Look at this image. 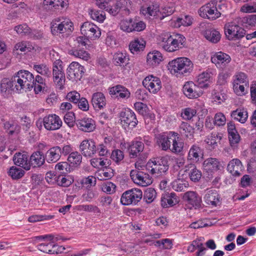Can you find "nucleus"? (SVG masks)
I'll use <instances>...</instances> for the list:
<instances>
[{
	"instance_id": "f257e3e1",
	"label": "nucleus",
	"mask_w": 256,
	"mask_h": 256,
	"mask_svg": "<svg viewBox=\"0 0 256 256\" xmlns=\"http://www.w3.org/2000/svg\"><path fill=\"white\" fill-rule=\"evenodd\" d=\"M170 72L178 78L187 76L193 70V64L188 58L180 57L170 61L168 64Z\"/></svg>"
},
{
	"instance_id": "f03ea898",
	"label": "nucleus",
	"mask_w": 256,
	"mask_h": 256,
	"mask_svg": "<svg viewBox=\"0 0 256 256\" xmlns=\"http://www.w3.org/2000/svg\"><path fill=\"white\" fill-rule=\"evenodd\" d=\"M35 238L39 241L44 242L36 246L38 250L44 252L49 254H58L64 250L62 246L54 244V241L57 240L58 238H54L52 234L37 236Z\"/></svg>"
},
{
	"instance_id": "7ed1b4c3",
	"label": "nucleus",
	"mask_w": 256,
	"mask_h": 256,
	"mask_svg": "<svg viewBox=\"0 0 256 256\" xmlns=\"http://www.w3.org/2000/svg\"><path fill=\"white\" fill-rule=\"evenodd\" d=\"M74 24L71 20L66 17L57 18L50 23V30L54 36H68L74 30Z\"/></svg>"
},
{
	"instance_id": "20e7f679",
	"label": "nucleus",
	"mask_w": 256,
	"mask_h": 256,
	"mask_svg": "<svg viewBox=\"0 0 256 256\" xmlns=\"http://www.w3.org/2000/svg\"><path fill=\"white\" fill-rule=\"evenodd\" d=\"M185 41V38L180 34L172 36L170 34L165 33L161 36V42H163L162 48L168 52H173L182 48Z\"/></svg>"
},
{
	"instance_id": "39448f33",
	"label": "nucleus",
	"mask_w": 256,
	"mask_h": 256,
	"mask_svg": "<svg viewBox=\"0 0 256 256\" xmlns=\"http://www.w3.org/2000/svg\"><path fill=\"white\" fill-rule=\"evenodd\" d=\"M225 8L224 4L217 6V1L213 0L201 6L198 10V14L204 18L214 20L220 16L222 14L220 10Z\"/></svg>"
},
{
	"instance_id": "423d86ee",
	"label": "nucleus",
	"mask_w": 256,
	"mask_h": 256,
	"mask_svg": "<svg viewBox=\"0 0 256 256\" xmlns=\"http://www.w3.org/2000/svg\"><path fill=\"white\" fill-rule=\"evenodd\" d=\"M142 192L139 188H132L124 192L120 198V202L124 206L136 205L142 199Z\"/></svg>"
},
{
	"instance_id": "0eeeda50",
	"label": "nucleus",
	"mask_w": 256,
	"mask_h": 256,
	"mask_svg": "<svg viewBox=\"0 0 256 256\" xmlns=\"http://www.w3.org/2000/svg\"><path fill=\"white\" fill-rule=\"evenodd\" d=\"M62 64V62L59 60H55L53 63V80L56 88L59 90L64 89L66 80Z\"/></svg>"
},
{
	"instance_id": "6e6552de",
	"label": "nucleus",
	"mask_w": 256,
	"mask_h": 256,
	"mask_svg": "<svg viewBox=\"0 0 256 256\" xmlns=\"http://www.w3.org/2000/svg\"><path fill=\"white\" fill-rule=\"evenodd\" d=\"M120 123L124 128H133L138 123L135 113L130 108H126L120 114Z\"/></svg>"
},
{
	"instance_id": "1a4fd4ad",
	"label": "nucleus",
	"mask_w": 256,
	"mask_h": 256,
	"mask_svg": "<svg viewBox=\"0 0 256 256\" xmlns=\"http://www.w3.org/2000/svg\"><path fill=\"white\" fill-rule=\"evenodd\" d=\"M224 33L229 40L239 39L246 34L245 30L234 22H228L224 26Z\"/></svg>"
},
{
	"instance_id": "9d476101",
	"label": "nucleus",
	"mask_w": 256,
	"mask_h": 256,
	"mask_svg": "<svg viewBox=\"0 0 256 256\" xmlns=\"http://www.w3.org/2000/svg\"><path fill=\"white\" fill-rule=\"evenodd\" d=\"M80 32L85 37L90 40H96L101 36L100 28L95 24L86 22L80 27Z\"/></svg>"
},
{
	"instance_id": "9b49d317",
	"label": "nucleus",
	"mask_w": 256,
	"mask_h": 256,
	"mask_svg": "<svg viewBox=\"0 0 256 256\" xmlns=\"http://www.w3.org/2000/svg\"><path fill=\"white\" fill-rule=\"evenodd\" d=\"M130 176L135 184L141 186H146L152 182V178L148 174L138 170H132Z\"/></svg>"
},
{
	"instance_id": "f8f14e48",
	"label": "nucleus",
	"mask_w": 256,
	"mask_h": 256,
	"mask_svg": "<svg viewBox=\"0 0 256 256\" xmlns=\"http://www.w3.org/2000/svg\"><path fill=\"white\" fill-rule=\"evenodd\" d=\"M67 70L68 78L72 82H78L81 80L84 68L78 62H73L69 65Z\"/></svg>"
},
{
	"instance_id": "ddd939ff",
	"label": "nucleus",
	"mask_w": 256,
	"mask_h": 256,
	"mask_svg": "<svg viewBox=\"0 0 256 256\" xmlns=\"http://www.w3.org/2000/svg\"><path fill=\"white\" fill-rule=\"evenodd\" d=\"M44 128L49 131L56 130L60 128L62 122L56 114H49L44 118Z\"/></svg>"
},
{
	"instance_id": "4468645a",
	"label": "nucleus",
	"mask_w": 256,
	"mask_h": 256,
	"mask_svg": "<svg viewBox=\"0 0 256 256\" xmlns=\"http://www.w3.org/2000/svg\"><path fill=\"white\" fill-rule=\"evenodd\" d=\"M211 61L217 68L224 69L230 62L231 58L228 54L219 52H216L212 56Z\"/></svg>"
},
{
	"instance_id": "2eb2a0df",
	"label": "nucleus",
	"mask_w": 256,
	"mask_h": 256,
	"mask_svg": "<svg viewBox=\"0 0 256 256\" xmlns=\"http://www.w3.org/2000/svg\"><path fill=\"white\" fill-rule=\"evenodd\" d=\"M170 188H168L164 190V193L162 194L161 198V206L164 208H168L172 206L179 202L178 197L174 192H170Z\"/></svg>"
},
{
	"instance_id": "dca6fc26",
	"label": "nucleus",
	"mask_w": 256,
	"mask_h": 256,
	"mask_svg": "<svg viewBox=\"0 0 256 256\" xmlns=\"http://www.w3.org/2000/svg\"><path fill=\"white\" fill-rule=\"evenodd\" d=\"M80 150L84 156L90 157L96 152V144L92 140H85L80 145Z\"/></svg>"
},
{
	"instance_id": "f3484780",
	"label": "nucleus",
	"mask_w": 256,
	"mask_h": 256,
	"mask_svg": "<svg viewBox=\"0 0 256 256\" xmlns=\"http://www.w3.org/2000/svg\"><path fill=\"white\" fill-rule=\"evenodd\" d=\"M78 128L81 130L85 132H91L96 128L94 120L89 118H84L76 121Z\"/></svg>"
},
{
	"instance_id": "a211bd4d",
	"label": "nucleus",
	"mask_w": 256,
	"mask_h": 256,
	"mask_svg": "<svg viewBox=\"0 0 256 256\" xmlns=\"http://www.w3.org/2000/svg\"><path fill=\"white\" fill-rule=\"evenodd\" d=\"M13 160L16 165L26 170L30 169L31 164L28 161V156L26 153L18 152L15 154Z\"/></svg>"
},
{
	"instance_id": "6ab92c4d",
	"label": "nucleus",
	"mask_w": 256,
	"mask_h": 256,
	"mask_svg": "<svg viewBox=\"0 0 256 256\" xmlns=\"http://www.w3.org/2000/svg\"><path fill=\"white\" fill-rule=\"evenodd\" d=\"M143 86L150 92L156 94L160 90V81L152 76H146L142 81Z\"/></svg>"
},
{
	"instance_id": "aec40b11",
	"label": "nucleus",
	"mask_w": 256,
	"mask_h": 256,
	"mask_svg": "<svg viewBox=\"0 0 256 256\" xmlns=\"http://www.w3.org/2000/svg\"><path fill=\"white\" fill-rule=\"evenodd\" d=\"M91 103L94 108L96 110L103 108L106 104V100L104 95L101 92H96L92 94Z\"/></svg>"
},
{
	"instance_id": "412c9836",
	"label": "nucleus",
	"mask_w": 256,
	"mask_h": 256,
	"mask_svg": "<svg viewBox=\"0 0 256 256\" xmlns=\"http://www.w3.org/2000/svg\"><path fill=\"white\" fill-rule=\"evenodd\" d=\"M227 170L232 176H239L243 170V166L239 159L234 158L229 162Z\"/></svg>"
},
{
	"instance_id": "4be33fe9",
	"label": "nucleus",
	"mask_w": 256,
	"mask_h": 256,
	"mask_svg": "<svg viewBox=\"0 0 256 256\" xmlns=\"http://www.w3.org/2000/svg\"><path fill=\"white\" fill-rule=\"evenodd\" d=\"M198 88V86L192 82H187L184 84L182 90L185 96L189 98H195L200 96L196 90Z\"/></svg>"
},
{
	"instance_id": "5701e85b",
	"label": "nucleus",
	"mask_w": 256,
	"mask_h": 256,
	"mask_svg": "<svg viewBox=\"0 0 256 256\" xmlns=\"http://www.w3.org/2000/svg\"><path fill=\"white\" fill-rule=\"evenodd\" d=\"M144 146V143L138 140V138L132 140L128 148L130 157L132 158L137 157L143 151Z\"/></svg>"
},
{
	"instance_id": "b1692460",
	"label": "nucleus",
	"mask_w": 256,
	"mask_h": 256,
	"mask_svg": "<svg viewBox=\"0 0 256 256\" xmlns=\"http://www.w3.org/2000/svg\"><path fill=\"white\" fill-rule=\"evenodd\" d=\"M110 94L118 98H128L130 94L128 89L122 85H116L110 88Z\"/></svg>"
},
{
	"instance_id": "393cba45",
	"label": "nucleus",
	"mask_w": 256,
	"mask_h": 256,
	"mask_svg": "<svg viewBox=\"0 0 256 256\" xmlns=\"http://www.w3.org/2000/svg\"><path fill=\"white\" fill-rule=\"evenodd\" d=\"M62 154V148L58 146H54L48 150L46 154V160L48 163L56 162Z\"/></svg>"
},
{
	"instance_id": "a878e982",
	"label": "nucleus",
	"mask_w": 256,
	"mask_h": 256,
	"mask_svg": "<svg viewBox=\"0 0 256 256\" xmlns=\"http://www.w3.org/2000/svg\"><path fill=\"white\" fill-rule=\"evenodd\" d=\"M204 170L208 172L218 171L220 169V164L217 158H210L206 159L203 164Z\"/></svg>"
},
{
	"instance_id": "bb28decb",
	"label": "nucleus",
	"mask_w": 256,
	"mask_h": 256,
	"mask_svg": "<svg viewBox=\"0 0 256 256\" xmlns=\"http://www.w3.org/2000/svg\"><path fill=\"white\" fill-rule=\"evenodd\" d=\"M46 157L42 152L39 150L34 152L30 158L31 166L33 167H40L42 166L45 162Z\"/></svg>"
},
{
	"instance_id": "cd10ccee",
	"label": "nucleus",
	"mask_w": 256,
	"mask_h": 256,
	"mask_svg": "<svg viewBox=\"0 0 256 256\" xmlns=\"http://www.w3.org/2000/svg\"><path fill=\"white\" fill-rule=\"evenodd\" d=\"M184 198L188 204L192 206L200 207V206L201 198L194 192L189 191L186 192Z\"/></svg>"
},
{
	"instance_id": "c85d7f7f",
	"label": "nucleus",
	"mask_w": 256,
	"mask_h": 256,
	"mask_svg": "<svg viewBox=\"0 0 256 256\" xmlns=\"http://www.w3.org/2000/svg\"><path fill=\"white\" fill-rule=\"evenodd\" d=\"M146 44V41L143 38H136L130 42V50L133 54H138L144 50Z\"/></svg>"
},
{
	"instance_id": "c756f323",
	"label": "nucleus",
	"mask_w": 256,
	"mask_h": 256,
	"mask_svg": "<svg viewBox=\"0 0 256 256\" xmlns=\"http://www.w3.org/2000/svg\"><path fill=\"white\" fill-rule=\"evenodd\" d=\"M128 54L126 52H118L114 54L113 56V62L115 66H124L128 63Z\"/></svg>"
},
{
	"instance_id": "7c9ffc66",
	"label": "nucleus",
	"mask_w": 256,
	"mask_h": 256,
	"mask_svg": "<svg viewBox=\"0 0 256 256\" xmlns=\"http://www.w3.org/2000/svg\"><path fill=\"white\" fill-rule=\"evenodd\" d=\"M178 135L177 132H163L161 134V148L162 150H170L172 140L174 136Z\"/></svg>"
},
{
	"instance_id": "2f4dec72",
	"label": "nucleus",
	"mask_w": 256,
	"mask_h": 256,
	"mask_svg": "<svg viewBox=\"0 0 256 256\" xmlns=\"http://www.w3.org/2000/svg\"><path fill=\"white\" fill-rule=\"evenodd\" d=\"M220 196L216 190H208L204 197L205 202L208 205L216 206L220 202Z\"/></svg>"
},
{
	"instance_id": "473e14b6",
	"label": "nucleus",
	"mask_w": 256,
	"mask_h": 256,
	"mask_svg": "<svg viewBox=\"0 0 256 256\" xmlns=\"http://www.w3.org/2000/svg\"><path fill=\"white\" fill-rule=\"evenodd\" d=\"M203 156L202 150L198 145L194 144L190 147L189 150L188 158L190 160L198 162Z\"/></svg>"
},
{
	"instance_id": "72a5a7b5",
	"label": "nucleus",
	"mask_w": 256,
	"mask_h": 256,
	"mask_svg": "<svg viewBox=\"0 0 256 256\" xmlns=\"http://www.w3.org/2000/svg\"><path fill=\"white\" fill-rule=\"evenodd\" d=\"M12 78L14 83V88L18 92H21L22 90L26 91L32 90L27 83L24 82V80L19 77L16 73Z\"/></svg>"
},
{
	"instance_id": "f704fd0d",
	"label": "nucleus",
	"mask_w": 256,
	"mask_h": 256,
	"mask_svg": "<svg viewBox=\"0 0 256 256\" xmlns=\"http://www.w3.org/2000/svg\"><path fill=\"white\" fill-rule=\"evenodd\" d=\"M204 34L208 40L213 44L218 43L221 38L220 32L213 28L206 30Z\"/></svg>"
},
{
	"instance_id": "c9c22d12",
	"label": "nucleus",
	"mask_w": 256,
	"mask_h": 256,
	"mask_svg": "<svg viewBox=\"0 0 256 256\" xmlns=\"http://www.w3.org/2000/svg\"><path fill=\"white\" fill-rule=\"evenodd\" d=\"M113 171V170L110 166H108L106 168L98 170L95 175L100 180H109L114 176Z\"/></svg>"
},
{
	"instance_id": "e433bc0d",
	"label": "nucleus",
	"mask_w": 256,
	"mask_h": 256,
	"mask_svg": "<svg viewBox=\"0 0 256 256\" xmlns=\"http://www.w3.org/2000/svg\"><path fill=\"white\" fill-rule=\"evenodd\" d=\"M146 168L152 174H158L160 171V162L158 158H154L149 160L146 165Z\"/></svg>"
},
{
	"instance_id": "4c0bfd02",
	"label": "nucleus",
	"mask_w": 256,
	"mask_h": 256,
	"mask_svg": "<svg viewBox=\"0 0 256 256\" xmlns=\"http://www.w3.org/2000/svg\"><path fill=\"white\" fill-rule=\"evenodd\" d=\"M16 74L24 80V82L27 83L32 89V88L34 78L31 72L26 70H20L16 72Z\"/></svg>"
},
{
	"instance_id": "58836bf2",
	"label": "nucleus",
	"mask_w": 256,
	"mask_h": 256,
	"mask_svg": "<svg viewBox=\"0 0 256 256\" xmlns=\"http://www.w3.org/2000/svg\"><path fill=\"white\" fill-rule=\"evenodd\" d=\"M90 164L92 166L99 170L110 166V160L104 158H96L91 160Z\"/></svg>"
},
{
	"instance_id": "ea45409f",
	"label": "nucleus",
	"mask_w": 256,
	"mask_h": 256,
	"mask_svg": "<svg viewBox=\"0 0 256 256\" xmlns=\"http://www.w3.org/2000/svg\"><path fill=\"white\" fill-rule=\"evenodd\" d=\"M231 116L241 123H244L248 118V112L244 109H236L232 112Z\"/></svg>"
},
{
	"instance_id": "a19ab883",
	"label": "nucleus",
	"mask_w": 256,
	"mask_h": 256,
	"mask_svg": "<svg viewBox=\"0 0 256 256\" xmlns=\"http://www.w3.org/2000/svg\"><path fill=\"white\" fill-rule=\"evenodd\" d=\"M211 74L208 72H204L200 74L197 78V83L200 87L207 88L210 82Z\"/></svg>"
},
{
	"instance_id": "79ce46f5",
	"label": "nucleus",
	"mask_w": 256,
	"mask_h": 256,
	"mask_svg": "<svg viewBox=\"0 0 256 256\" xmlns=\"http://www.w3.org/2000/svg\"><path fill=\"white\" fill-rule=\"evenodd\" d=\"M68 160L71 166H78L82 162V156L78 152H73L69 154Z\"/></svg>"
},
{
	"instance_id": "37998d69",
	"label": "nucleus",
	"mask_w": 256,
	"mask_h": 256,
	"mask_svg": "<svg viewBox=\"0 0 256 256\" xmlns=\"http://www.w3.org/2000/svg\"><path fill=\"white\" fill-rule=\"evenodd\" d=\"M44 4L48 6L50 8H54V10L64 8L68 5V1L66 0H44Z\"/></svg>"
},
{
	"instance_id": "c03bdc74",
	"label": "nucleus",
	"mask_w": 256,
	"mask_h": 256,
	"mask_svg": "<svg viewBox=\"0 0 256 256\" xmlns=\"http://www.w3.org/2000/svg\"><path fill=\"white\" fill-rule=\"evenodd\" d=\"M34 50V46L29 42L22 41L16 44L14 50H20V52H30Z\"/></svg>"
},
{
	"instance_id": "a18cd8bd",
	"label": "nucleus",
	"mask_w": 256,
	"mask_h": 256,
	"mask_svg": "<svg viewBox=\"0 0 256 256\" xmlns=\"http://www.w3.org/2000/svg\"><path fill=\"white\" fill-rule=\"evenodd\" d=\"M33 68L38 73L47 78L51 76V71L45 64H34Z\"/></svg>"
},
{
	"instance_id": "49530a36",
	"label": "nucleus",
	"mask_w": 256,
	"mask_h": 256,
	"mask_svg": "<svg viewBox=\"0 0 256 256\" xmlns=\"http://www.w3.org/2000/svg\"><path fill=\"white\" fill-rule=\"evenodd\" d=\"M172 142V148H170V151L176 154L180 153L183 150L184 144L180 141L178 135L177 136H174Z\"/></svg>"
},
{
	"instance_id": "de8ad7c7",
	"label": "nucleus",
	"mask_w": 256,
	"mask_h": 256,
	"mask_svg": "<svg viewBox=\"0 0 256 256\" xmlns=\"http://www.w3.org/2000/svg\"><path fill=\"white\" fill-rule=\"evenodd\" d=\"M187 170L190 171L188 173L189 176L192 182H197L200 180L202 177V172L194 165L190 164L188 170H186V171Z\"/></svg>"
},
{
	"instance_id": "09e8293b",
	"label": "nucleus",
	"mask_w": 256,
	"mask_h": 256,
	"mask_svg": "<svg viewBox=\"0 0 256 256\" xmlns=\"http://www.w3.org/2000/svg\"><path fill=\"white\" fill-rule=\"evenodd\" d=\"M25 172L22 169L16 166L10 167L8 171V175L13 180H18L22 178Z\"/></svg>"
},
{
	"instance_id": "8fccbe9b",
	"label": "nucleus",
	"mask_w": 256,
	"mask_h": 256,
	"mask_svg": "<svg viewBox=\"0 0 256 256\" xmlns=\"http://www.w3.org/2000/svg\"><path fill=\"white\" fill-rule=\"evenodd\" d=\"M160 52L154 50L149 52L147 55V62L152 66H157L160 62Z\"/></svg>"
},
{
	"instance_id": "3c124183",
	"label": "nucleus",
	"mask_w": 256,
	"mask_h": 256,
	"mask_svg": "<svg viewBox=\"0 0 256 256\" xmlns=\"http://www.w3.org/2000/svg\"><path fill=\"white\" fill-rule=\"evenodd\" d=\"M12 89L14 90V83L13 82L12 78L10 79L4 78L1 82L0 85V90L2 93L5 94L8 90Z\"/></svg>"
},
{
	"instance_id": "603ef678",
	"label": "nucleus",
	"mask_w": 256,
	"mask_h": 256,
	"mask_svg": "<svg viewBox=\"0 0 256 256\" xmlns=\"http://www.w3.org/2000/svg\"><path fill=\"white\" fill-rule=\"evenodd\" d=\"M91 18L98 22L102 23L106 19L105 12L102 10H91L89 12Z\"/></svg>"
},
{
	"instance_id": "864d4df0",
	"label": "nucleus",
	"mask_w": 256,
	"mask_h": 256,
	"mask_svg": "<svg viewBox=\"0 0 256 256\" xmlns=\"http://www.w3.org/2000/svg\"><path fill=\"white\" fill-rule=\"evenodd\" d=\"M180 132L186 136H192L194 133V128L186 122H182L179 126Z\"/></svg>"
},
{
	"instance_id": "5fc2aeb1",
	"label": "nucleus",
	"mask_w": 256,
	"mask_h": 256,
	"mask_svg": "<svg viewBox=\"0 0 256 256\" xmlns=\"http://www.w3.org/2000/svg\"><path fill=\"white\" fill-rule=\"evenodd\" d=\"M222 136L221 134L216 132H212L210 136L207 138L206 142L208 145L212 146V148H214L217 146L218 142H220L222 140Z\"/></svg>"
},
{
	"instance_id": "6e6d98bb",
	"label": "nucleus",
	"mask_w": 256,
	"mask_h": 256,
	"mask_svg": "<svg viewBox=\"0 0 256 256\" xmlns=\"http://www.w3.org/2000/svg\"><path fill=\"white\" fill-rule=\"evenodd\" d=\"M77 210L86 212H92L98 214L101 213V210L97 206L92 204H82L77 206Z\"/></svg>"
},
{
	"instance_id": "4d7b16f0",
	"label": "nucleus",
	"mask_w": 256,
	"mask_h": 256,
	"mask_svg": "<svg viewBox=\"0 0 256 256\" xmlns=\"http://www.w3.org/2000/svg\"><path fill=\"white\" fill-rule=\"evenodd\" d=\"M193 18L190 16H184V18H178L176 22V26L180 27L181 26H188L192 23Z\"/></svg>"
},
{
	"instance_id": "13d9d810",
	"label": "nucleus",
	"mask_w": 256,
	"mask_h": 256,
	"mask_svg": "<svg viewBox=\"0 0 256 256\" xmlns=\"http://www.w3.org/2000/svg\"><path fill=\"white\" fill-rule=\"evenodd\" d=\"M188 186V182L182 179H178L172 182L173 188L178 192L184 191Z\"/></svg>"
},
{
	"instance_id": "bf43d9fd",
	"label": "nucleus",
	"mask_w": 256,
	"mask_h": 256,
	"mask_svg": "<svg viewBox=\"0 0 256 256\" xmlns=\"http://www.w3.org/2000/svg\"><path fill=\"white\" fill-rule=\"evenodd\" d=\"M156 193L153 188H147L144 193V198L147 203H151L156 198Z\"/></svg>"
},
{
	"instance_id": "052dcab7",
	"label": "nucleus",
	"mask_w": 256,
	"mask_h": 256,
	"mask_svg": "<svg viewBox=\"0 0 256 256\" xmlns=\"http://www.w3.org/2000/svg\"><path fill=\"white\" fill-rule=\"evenodd\" d=\"M110 158L117 164H120L124 158V152L120 150H112Z\"/></svg>"
},
{
	"instance_id": "680f3d73",
	"label": "nucleus",
	"mask_w": 256,
	"mask_h": 256,
	"mask_svg": "<svg viewBox=\"0 0 256 256\" xmlns=\"http://www.w3.org/2000/svg\"><path fill=\"white\" fill-rule=\"evenodd\" d=\"M71 54L76 57L78 58L86 61L88 60L90 58V54L89 53L84 50H72Z\"/></svg>"
},
{
	"instance_id": "e2e57ef3",
	"label": "nucleus",
	"mask_w": 256,
	"mask_h": 256,
	"mask_svg": "<svg viewBox=\"0 0 256 256\" xmlns=\"http://www.w3.org/2000/svg\"><path fill=\"white\" fill-rule=\"evenodd\" d=\"M30 28L26 24H22L18 25L14 28V30L21 36H29L30 32Z\"/></svg>"
},
{
	"instance_id": "0e129e2a",
	"label": "nucleus",
	"mask_w": 256,
	"mask_h": 256,
	"mask_svg": "<svg viewBox=\"0 0 256 256\" xmlns=\"http://www.w3.org/2000/svg\"><path fill=\"white\" fill-rule=\"evenodd\" d=\"M236 78L234 81L233 84H242L246 85V86H248V82L246 79V76L244 72H239L236 75Z\"/></svg>"
},
{
	"instance_id": "69168bd1",
	"label": "nucleus",
	"mask_w": 256,
	"mask_h": 256,
	"mask_svg": "<svg viewBox=\"0 0 256 256\" xmlns=\"http://www.w3.org/2000/svg\"><path fill=\"white\" fill-rule=\"evenodd\" d=\"M132 32H141L146 28V24L142 20H138L136 18L132 19Z\"/></svg>"
},
{
	"instance_id": "338daca9",
	"label": "nucleus",
	"mask_w": 256,
	"mask_h": 256,
	"mask_svg": "<svg viewBox=\"0 0 256 256\" xmlns=\"http://www.w3.org/2000/svg\"><path fill=\"white\" fill-rule=\"evenodd\" d=\"M99 201L100 205L108 210L112 204V198L109 196H102L100 198Z\"/></svg>"
},
{
	"instance_id": "774afa93",
	"label": "nucleus",
	"mask_w": 256,
	"mask_h": 256,
	"mask_svg": "<svg viewBox=\"0 0 256 256\" xmlns=\"http://www.w3.org/2000/svg\"><path fill=\"white\" fill-rule=\"evenodd\" d=\"M120 28L122 30L127 32H132V18H130L129 20H122L120 23Z\"/></svg>"
}]
</instances>
